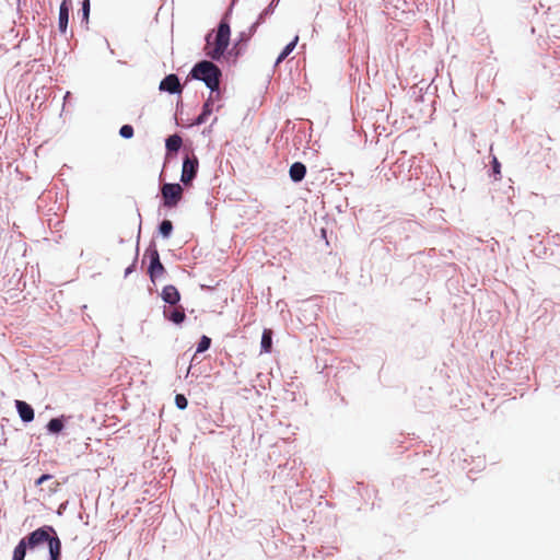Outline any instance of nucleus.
<instances>
[{
    "instance_id": "nucleus-16",
    "label": "nucleus",
    "mask_w": 560,
    "mask_h": 560,
    "mask_svg": "<svg viewBox=\"0 0 560 560\" xmlns=\"http://www.w3.org/2000/svg\"><path fill=\"white\" fill-rule=\"evenodd\" d=\"M183 144V140L178 135H172L166 139V149L170 152H177Z\"/></svg>"
},
{
    "instance_id": "nucleus-21",
    "label": "nucleus",
    "mask_w": 560,
    "mask_h": 560,
    "mask_svg": "<svg viewBox=\"0 0 560 560\" xmlns=\"http://www.w3.org/2000/svg\"><path fill=\"white\" fill-rule=\"evenodd\" d=\"M210 345H211V339L207 336H202L198 343L197 352H203V351L208 350Z\"/></svg>"
},
{
    "instance_id": "nucleus-2",
    "label": "nucleus",
    "mask_w": 560,
    "mask_h": 560,
    "mask_svg": "<svg viewBox=\"0 0 560 560\" xmlns=\"http://www.w3.org/2000/svg\"><path fill=\"white\" fill-rule=\"evenodd\" d=\"M54 532V528L50 526L37 528L25 538L26 546L32 549L47 541L50 560H59L61 555V541L58 537H50L49 533Z\"/></svg>"
},
{
    "instance_id": "nucleus-23",
    "label": "nucleus",
    "mask_w": 560,
    "mask_h": 560,
    "mask_svg": "<svg viewBox=\"0 0 560 560\" xmlns=\"http://www.w3.org/2000/svg\"><path fill=\"white\" fill-rule=\"evenodd\" d=\"M119 135L122 137V138H126V139H129L133 136V128L132 126L130 125H124L120 130H119Z\"/></svg>"
},
{
    "instance_id": "nucleus-22",
    "label": "nucleus",
    "mask_w": 560,
    "mask_h": 560,
    "mask_svg": "<svg viewBox=\"0 0 560 560\" xmlns=\"http://www.w3.org/2000/svg\"><path fill=\"white\" fill-rule=\"evenodd\" d=\"M90 16V0H83L82 2V21L88 24Z\"/></svg>"
},
{
    "instance_id": "nucleus-14",
    "label": "nucleus",
    "mask_w": 560,
    "mask_h": 560,
    "mask_svg": "<svg viewBox=\"0 0 560 560\" xmlns=\"http://www.w3.org/2000/svg\"><path fill=\"white\" fill-rule=\"evenodd\" d=\"M164 315L166 316V318L175 324H180L185 320L186 318V315H185V312H184V308L183 307H176L174 310H172L170 313H167L166 311H164Z\"/></svg>"
},
{
    "instance_id": "nucleus-27",
    "label": "nucleus",
    "mask_w": 560,
    "mask_h": 560,
    "mask_svg": "<svg viewBox=\"0 0 560 560\" xmlns=\"http://www.w3.org/2000/svg\"><path fill=\"white\" fill-rule=\"evenodd\" d=\"M135 267H136V260L128 268H126L125 277H127L129 273H131L133 271Z\"/></svg>"
},
{
    "instance_id": "nucleus-9",
    "label": "nucleus",
    "mask_w": 560,
    "mask_h": 560,
    "mask_svg": "<svg viewBox=\"0 0 560 560\" xmlns=\"http://www.w3.org/2000/svg\"><path fill=\"white\" fill-rule=\"evenodd\" d=\"M162 299L164 302L175 305L180 300V294L175 285H165L162 290Z\"/></svg>"
},
{
    "instance_id": "nucleus-3",
    "label": "nucleus",
    "mask_w": 560,
    "mask_h": 560,
    "mask_svg": "<svg viewBox=\"0 0 560 560\" xmlns=\"http://www.w3.org/2000/svg\"><path fill=\"white\" fill-rule=\"evenodd\" d=\"M190 73L194 79L203 81L211 92L219 90L221 71L211 61L197 63Z\"/></svg>"
},
{
    "instance_id": "nucleus-13",
    "label": "nucleus",
    "mask_w": 560,
    "mask_h": 560,
    "mask_svg": "<svg viewBox=\"0 0 560 560\" xmlns=\"http://www.w3.org/2000/svg\"><path fill=\"white\" fill-rule=\"evenodd\" d=\"M289 174L293 182L299 183L305 177L306 167L303 163L295 162L290 166Z\"/></svg>"
},
{
    "instance_id": "nucleus-19",
    "label": "nucleus",
    "mask_w": 560,
    "mask_h": 560,
    "mask_svg": "<svg viewBox=\"0 0 560 560\" xmlns=\"http://www.w3.org/2000/svg\"><path fill=\"white\" fill-rule=\"evenodd\" d=\"M47 429L51 433H59L63 429V422L59 418H54L48 422Z\"/></svg>"
},
{
    "instance_id": "nucleus-5",
    "label": "nucleus",
    "mask_w": 560,
    "mask_h": 560,
    "mask_svg": "<svg viewBox=\"0 0 560 560\" xmlns=\"http://www.w3.org/2000/svg\"><path fill=\"white\" fill-rule=\"evenodd\" d=\"M199 167V161L195 154L187 155L183 162L180 180L184 185H189L196 177Z\"/></svg>"
},
{
    "instance_id": "nucleus-20",
    "label": "nucleus",
    "mask_w": 560,
    "mask_h": 560,
    "mask_svg": "<svg viewBox=\"0 0 560 560\" xmlns=\"http://www.w3.org/2000/svg\"><path fill=\"white\" fill-rule=\"evenodd\" d=\"M172 231H173L172 222L170 220L162 221V223L160 224V233L164 237H168L171 235Z\"/></svg>"
},
{
    "instance_id": "nucleus-17",
    "label": "nucleus",
    "mask_w": 560,
    "mask_h": 560,
    "mask_svg": "<svg viewBox=\"0 0 560 560\" xmlns=\"http://www.w3.org/2000/svg\"><path fill=\"white\" fill-rule=\"evenodd\" d=\"M26 548H27L26 539L23 538L20 540L18 546L14 548L13 560H24L25 555H26Z\"/></svg>"
},
{
    "instance_id": "nucleus-11",
    "label": "nucleus",
    "mask_w": 560,
    "mask_h": 560,
    "mask_svg": "<svg viewBox=\"0 0 560 560\" xmlns=\"http://www.w3.org/2000/svg\"><path fill=\"white\" fill-rule=\"evenodd\" d=\"M47 481L49 482L48 486H47V493L49 495L56 493L60 489L61 483L59 481L55 480L52 475H48V474L42 475L35 481V485L39 486V485H43V483H45Z\"/></svg>"
},
{
    "instance_id": "nucleus-18",
    "label": "nucleus",
    "mask_w": 560,
    "mask_h": 560,
    "mask_svg": "<svg viewBox=\"0 0 560 560\" xmlns=\"http://www.w3.org/2000/svg\"><path fill=\"white\" fill-rule=\"evenodd\" d=\"M298 40H299V36H295L294 39L284 47V49L281 51V54L277 58V65L282 62L292 52V50L295 48V46L298 44Z\"/></svg>"
},
{
    "instance_id": "nucleus-12",
    "label": "nucleus",
    "mask_w": 560,
    "mask_h": 560,
    "mask_svg": "<svg viewBox=\"0 0 560 560\" xmlns=\"http://www.w3.org/2000/svg\"><path fill=\"white\" fill-rule=\"evenodd\" d=\"M212 94H213V92H211L210 96L208 97V100L203 104L202 112L196 118L195 125H202V124H205L208 120V117L212 114V112H213V97H212Z\"/></svg>"
},
{
    "instance_id": "nucleus-1",
    "label": "nucleus",
    "mask_w": 560,
    "mask_h": 560,
    "mask_svg": "<svg viewBox=\"0 0 560 560\" xmlns=\"http://www.w3.org/2000/svg\"><path fill=\"white\" fill-rule=\"evenodd\" d=\"M230 25L225 20H222L218 26L215 35L210 33L206 37V55L213 60H220L230 44Z\"/></svg>"
},
{
    "instance_id": "nucleus-26",
    "label": "nucleus",
    "mask_w": 560,
    "mask_h": 560,
    "mask_svg": "<svg viewBox=\"0 0 560 560\" xmlns=\"http://www.w3.org/2000/svg\"><path fill=\"white\" fill-rule=\"evenodd\" d=\"M256 26H257V23H254L250 26L249 33L247 35L245 33H242L241 34V40H247L254 34V32L256 31Z\"/></svg>"
},
{
    "instance_id": "nucleus-6",
    "label": "nucleus",
    "mask_w": 560,
    "mask_h": 560,
    "mask_svg": "<svg viewBox=\"0 0 560 560\" xmlns=\"http://www.w3.org/2000/svg\"><path fill=\"white\" fill-rule=\"evenodd\" d=\"M148 255L150 258V266H149L148 272H149L151 280L154 281V278L161 276L165 269L160 260V254L156 248L150 249L148 252Z\"/></svg>"
},
{
    "instance_id": "nucleus-7",
    "label": "nucleus",
    "mask_w": 560,
    "mask_h": 560,
    "mask_svg": "<svg viewBox=\"0 0 560 560\" xmlns=\"http://www.w3.org/2000/svg\"><path fill=\"white\" fill-rule=\"evenodd\" d=\"M160 90L171 94L182 93V85L176 74L166 75L160 83Z\"/></svg>"
},
{
    "instance_id": "nucleus-25",
    "label": "nucleus",
    "mask_w": 560,
    "mask_h": 560,
    "mask_svg": "<svg viewBox=\"0 0 560 560\" xmlns=\"http://www.w3.org/2000/svg\"><path fill=\"white\" fill-rule=\"evenodd\" d=\"M175 404L179 409H185L188 405L186 397L182 394L175 396Z\"/></svg>"
},
{
    "instance_id": "nucleus-4",
    "label": "nucleus",
    "mask_w": 560,
    "mask_h": 560,
    "mask_svg": "<svg viewBox=\"0 0 560 560\" xmlns=\"http://www.w3.org/2000/svg\"><path fill=\"white\" fill-rule=\"evenodd\" d=\"M164 206L167 208L175 207L183 196V188L179 184H164L161 188Z\"/></svg>"
},
{
    "instance_id": "nucleus-15",
    "label": "nucleus",
    "mask_w": 560,
    "mask_h": 560,
    "mask_svg": "<svg viewBox=\"0 0 560 560\" xmlns=\"http://www.w3.org/2000/svg\"><path fill=\"white\" fill-rule=\"evenodd\" d=\"M272 348V330L269 328L264 329L261 336V352L268 353Z\"/></svg>"
},
{
    "instance_id": "nucleus-8",
    "label": "nucleus",
    "mask_w": 560,
    "mask_h": 560,
    "mask_svg": "<svg viewBox=\"0 0 560 560\" xmlns=\"http://www.w3.org/2000/svg\"><path fill=\"white\" fill-rule=\"evenodd\" d=\"M70 8H71V3L68 0H63L60 4L59 16H58V28L61 34H66V32H67Z\"/></svg>"
},
{
    "instance_id": "nucleus-24",
    "label": "nucleus",
    "mask_w": 560,
    "mask_h": 560,
    "mask_svg": "<svg viewBox=\"0 0 560 560\" xmlns=\"http://www.w3.org/2000/svg\"><path fill=\"white\" fill-rule=\"evenodd\" d=\"M492 171L494 174V179L498 180L501 175V164L495 156L492 159Z\"/></svg>"
},
{
    "instance_id": "nucleus-10",
    "label": "nucleus",
    "mask_w": 560,
    "mask_h": 560,
    "mask_svg": "<svg viewBox=\"0 0 560 560\" xmlns=\"http://www.w3.org/2000/svg\"><path fill=\"white\" fill-rule=\"evenodd\" d=\"M15 407L20 418L24 422H31L34 419V410L27 402L23 400H15Z\"/></svg>"
}]
</instances>
